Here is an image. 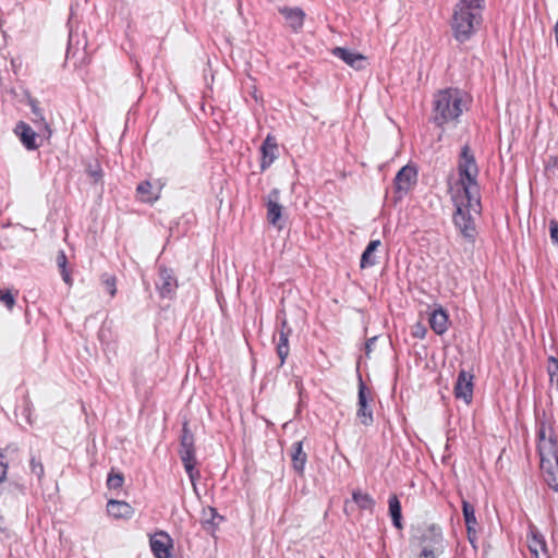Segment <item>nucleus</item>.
I'll list each match as a JSON object with an SVG mask.
<instances>
[{
  "label": "nucleus",
  "mask_w": 558,
  "mask_h": 558,
  "mask_svg": "<svg viewBox=\"0 0 558 558\" xmlns=\"http://www.w3.org/2000/svg\"><path fill=\"white\" fill-rule=\"evenodd\" d=\"M471 96L458 87L437 90L433 96L429 122L445 131L446 126L456 128L464 111L470 109Z\"/></svg>",
  "instance_id": "obj_1"
},
{
  "label": "nucleus",
  "mask_w": 558,
  "mask_h": 558,
  "mask_svg": "<svg viewBox=\"0 0 558 558\" xmlns=\"http://www.w3.org/2000/svg\"><path fill=\"white\" fill-rule=\"evenodd\" d=\"M466 3V0L458 1L450 21L452 35L460 44L469 41L475 35L482 23V10Z\"/></svg>",
  "instance_id": "obj_2"
},
{
  "label": "nucleus",
  "mask_w": 558,
  "mask_h": 558,
  "mask_svg": "<svg viewBox=\"0 0 558 558\" xmlns=\"http://www.w3.org/2000/svg\"><path fill=\"white\" fill-rule=\"evenodd\" d=\"M410 542L421 549L417 558H437L445 551L442 529L436 523L417 526Z\"/></svg>",
  "instance_id": "obj_3"
},
{
  "label": "nucleus",
  "mask_w": 558,
  "mask_h": 558,
  "mask_svg": "<svg viewBox=\"0 0 558 558\" xmlns=\"http://www.w3.org/2000/svg\"><path fill=\"white\" fill-rule=\"evenodd\" d=\"M456 210L452 215V221L454 227L459 230L460 234L465 241L471 244L475 243L477 231L471 210L481 213L482 203L481 195L477 194V199L465 198V202L459 201L457 196L452 197Z\"/></svg>",
  "instance_id": "obj_4"
},
{
  "label": "nucleus",
  "mask_w": 558,
  "mask_h": 558,
  "mask_svg": "<svg viewBox=\"0 0 558 558\" xmlns=\"http://www.w3.org/2000/svg\"><path fill=\"white\" fill-rule=\"evenodd\" d=\"M478 173L475 156L470 146L465 144L461 148L458 159L459 184L465 198L477 199V194H480Z\"/></svg>",
  "instance_id": "obj_5"
},
{
  "label": "nucleus",
  "mask_w": 558,
  "mask_h": 558,
  "mask_svg": "<svg viewBox=\"0 0 558 558\" xmlns=\"http://www.w3.org/2000/svg\"><path fill=\"white\" fill-rule=\"evenodd\" d=\"M554 417L546 411L542 413L535 412V434H536V449L544 451L546 449L558 448V437L554 429Z\"/></svg>",
  "instance_id": "obj_6"
},
{
  "label": "nucleus",
  "mask_w": 558,
  "mask_h": 558,
  "mask_svg": "<svg viewBox=\"0 0 558 558\" xmlns=\"http://www.w3.org/2000/svg\"><path fill=\"white\" fill-rule=\"evenodd\" d=\"M539 468L545 483L554 492H558V448L537 452Z\"/></svg>",
  "instance_id": "obj_7"
},
{
  "label": "nucleus",
  "mask_w": 558,
  "mask_h": 558,
  "mask_svg": "<svg viewBox=\"0 0 558 558\" xmlns=\"http://www.w3.org/2000/svg\"><path fill=\"white\" fill-rule=\"evenodd\" d=\"M417 182V170L414 166L405 165L393 179V201L400 202Z\"/></svg>",
  "instance_id": "obj_8"
},
{
  "label": "nucleus",
  "mask_w": 558,
  "mask_h": 558,
  "mask_svg": "<svg viewBox=\"0 0 558 558\" xmlns=\"http://www.w3.org/2000/svg\"><path fill=\"white\" fill-rule=\"evenodd\" d=\"M372 401V393L363 381L361 375H359L356 417L364 426H371L374 423L373 409L369 404Z\"/></svg>",
  "instance_id": "obj_9"
},
{
  "label": "nucleus",
  "mask_w": 558,
  "mask_h": 558,
  "mask_svg": "<svg viewBox=\"0 0 558 558\" xmlns=\"http://www.w3.org/2000/svg\"><path fill=\"white\" fill-rule=\"evenodd\" d=\"M155 284L160 298L172 299L178 288L174 271L165 265H160L158 268V279Z\"/></svg>",
  "instance_id": "obj_10"
},
{
  "label": "nucleus",
  "mask_w": 558,
  "mask_h": 558,
  "mask_svg": "<svg viewBox=\"0 0 558 558\" xmlns=\"http://www.w3.org/2000/svg\"><path fill=\"white\" fill-rule=\"evenodd\" d=\"M474 375L465 369H460L453 387L456 399H461L465 404H470L473 400Z\"/></svg>",
  "instance_id": "obj_11"
},
{
  "label": "nucleus",
  "mask_w": 558,
  "mask_h": 558,
  "mask_svg": "<svg viewBox=\"0 0 558 558\" xmlns=\"http://www.w3.org/2000/svg\"><path fill=\"white\" fill-rule=\"evenodd\" d=\"M15 136L27 150H36L43 145L40 135L24 121H19L13 130Z\"/></svg>",
  "instance_id": "obj_12"
},
{
  "label": "nucleus",
  "mask_w": 558,
  "mask_h": 558,
  "mask_svg": "<svg viewBox=\"0 0 558 558\" xmlns=\"http://www.w3.org/2000/svg\"><path fill=\"white\" fill-rule=\"evenodd\" d=\"M527 547L532 558H550L545 537L535 526L530 527Z\"/></svg>",
  "instance_id": "obj_13"
},
{
  "label": "nucleus",
  "mask_w": 558,
  "mask_h": 558,
  "mask_svg": "<svg viewBox=\"0 0 558 558\" xmlns=\"http://www.w3.org/2000/svg\"><path fill=\"white\" fill-rule=\"evenodd\" d=\"M150 548L156 558H172V539L167 532L160 531L154 534L150 539Z\"/></svg>",
  "instance_id": "obj_14"
},
{
  "label": "nucleus",
  "mask_w": 558,
  "mask_h": 558,
  "mask_svg": "<svg viewBox=\"0 0 558 558\" xmlns=\"http://www.w3.org/2000/svg\"><path fill=\"white\" fill-rule=\"evenodd\" d=\"M260 172L266 171L278 157L277 138L272 134H268L264 140L260 148Z\"/></svg>",
  "instance_id": "obj_15"
},
{
  "label": "nucleus",
  "mask_w": 558,
  "mask_h": 558,
  "mask_svg": "<svg viewBox=\"0 0 558 558\" xmlns=\"http://www.w3.org/2000/svg\"><path fill=\"white\" fill-rule=\"evenodd\" d=\"M279 13L284 17L289 28L293 33H300L304 26L306 14L300 7H280Z\"/></svg>",
  "instance_id": "obj_16"
},
{
  "label": "nucleus",
  "mask_w": 558,
  "mask_h": 558,
  "mask_svg": "<svg viewBox=\"0 0 558 558\" xmlns=\"http://www.w3.org/2000/svg\"><path fill=\"white\" fill-rule=\"evenodd\" d=\"M179 456L191 483L195 486V482L201 477V472L196 468L195 448H180Z\"/></svg>",
  "instance_id": "obj_17"
},
{
  "label": "nucleus",
  "mask_w": 558,
  "mask_h": 558,
  "mask_svg": "<svg viewBox=\"0 0 558 558\" xmlns=\"http://www.w3.org/2000/svg\"><path fill=\"white\" fill-rule=\"evenodd\" d=\"M279 195L280 191L278 189H272L267 197L266 207H267V220L270 225L277 226L281 228L279 223L282 216V206L279 204Z\"/></svg>",
  "instance_id": "obj_18"
},
{
  "label": "nucleus",
  "mask_w": 558,
  "mask_h": 558,
  "mask_svg": "<svg viewBox=\"0 0 558 558\" xmlns=\"http://www.w3.org/2000/svg\"><path fill=\"white\" fill-rule=\"evenodd\" d=\"M332 53L355 70H362L366 66V58L359 52L342 47H336Z\"/></svg>",
  "instance_id": "obj_19"
},
{
  "label": "nucleus",
  "mask_w": 558,
  "mask_h": 558,
  "mask_svg": "<svg viewBox=\"0 0 558 558\" xmlns=\"http://www.w3.org/2000/svg\"><path fill=\"white\" fill-rule=\"evenodd\" d=\"M21 463L22 458L16 447L10 445L2 450V484L7 482L8 470L20 466Z\"/></svg>",
  "instance_id": "obj_20"
},
{
  "label": "nucleus",
  "mask_w": 558,
  "mask_h": 558,
  "mask_svg": "<svg viewBox=\"0 0 558 558\" xmlns=\"http://www.w3.org/2000/svg\"><path fill=\"white\" fill-rule=\"evenodd\" d=\"M428 320L432 330L436 335L441 336L448 330L449 316L441 306L430 313Z\"/></svg>",
  "instance_id": "obj_21"
},
{
  "label": "nucleus",
  "mask_w": 558,
  "mask_h": 558,
  "mask_svg": "<svg viewBox=\"0 0 558 558\" xmlns=\"http://www.w3.org/2000/svg\"><path fill=\"white\" fill-rule=\"evenodd\" d=\"M225 520L222 515L217 512V509L214 507H208L203 510L202 514V526L203 529L210 534L215 535L219 524Z\"/></svg>",
  "instance_id": "obj_22"
},
{
  "label": "nucleus",
  "mask_w": 558,
  "mask_h": 558,
  "mask_svg": "<svg viewBox=\"0 0 558 558\" xmlns=\"http://www.w3.org/2000/svg\"><path fill=\"white\" fill-rule=\"evenodd\" d=\"M107 512L114 519H131L134 509L126 501L110 499L107 504Z\"/></svg>",
  "instance_id": "obj_23"
},
{
  "label": "nucleus",
  "mask_w": 558,
  "mask_h": 558,
  "mask_svg": "<svg viewBox=\"0 0 558 558\" xmlns=\"http://www.w3.org/2000/svg\"><path fill=\"white\" fill-rule=\"evenodd\" d=\"M291 461L293 470L302 475L304 473L305 464L307 461V454L303 450V441L299 440L292 444L291 446Z\"/></svg>",
  "instance_id": "obj_24"
},
{
  "label": "nucleus",
  "mask_w": 558,
  "mask_h": 558,
  "mask_svg": "<svg viewBox=\"0 0 558 558\" xmlns=\"http://www.w3.org/2000/svg\"><path fill=\"white\" fill-rule=\"evenodd\" d=\"M381 245L380 240H372L363 251L360 260V267L362 269L375 266L378 260L375 256V252Z\"/></svg>",
  "instance_id": "obj_25"
},
{
  "label": "nucleus",
  "mask_w": 558,
  "mask_h": 558,
  "mask_svg": "<svg viewBox=\"0 0 558 558\" xmlns=\"http://www.w3.org/2000/svg\"><path fill=\"white\" fill-rule=\"evenodd\" d=\"M291 335H288L287 332H276L274 335V342L276 344V352L278 357L280 359V366H282L286 363V360L290 353V347H289V338Z\"/></svg>",
  "instance_id": "obj_26"
},
{
  "label": "nucleus",
  "mask_w": 558,
  "mask_h": 558,
  "mask_svg": "<svg viewBox=\"0 0 558 558\" xmlns=\"http://www.w3.org/2000/svg\"><path fill=\"white\" fill-rule=\"evenodd\" d=\"M388 511H389V515L392 520V525L398 530H402L403 529L402 508H401V502L397 495H391L389 497Z\"/></svg>",
  "instance_id": "obj_27"
},
{
  "label": "nucleus",
  "mask_w": 558,
  "mask_h": 558,
  "mask_svg": "<svg viewBox=\"0 0 558 558\" xmlns=\"http://www.w3.org/2000/svg\"><path fill=\"white\" fill-rule=\"evenodd\" d=\"M352 499L361 510L374 511L375 499L368 494L361 490H353Z\"/></svg>",
  "instance_id": "obj_28"
},
{
  "label": "nucleus",
  "mask_w": 558,
  "mask_h": 558,
  "mask_svg": "<svg viewBox=\"0 0 558 558\" xmlns=\"http://www.w3.org/2000/svg\"><path fill=\"white\" fill-rule=\"evenodd\" d=\"M136 193L138 199L144 203H154L158 199V195L153 193V184L147 180L137 185Z\"/></svg>",
  "instance_id": "obj_29"
},
{
  "label": "nucleus",
  "mask_w": 558,
  "mask_h": 558,
  "mask_svg": "<svg viewBox=\"0 0 558 558\" xmlns=\"http://www.w3.org/2000/svg\"><path fill=\"white\" fill-rule=\"evenodd\" d=\"M462 513L464 518L466 532L471 533V531H473V525H477L478 523L475 515L474 506L464 499L462 500Z\"/></svg>",
  "instance_id": "obj_30"
},
{
  "label": "nucleus",
  "mask_w": 558,
  "mask_h": 558,
  "mask_svg": "<svg viewBox=\"0 0 558 558\" xmlns=\"http://www.w3.org/2000/svg\"><path fill=\"white\" fill-rule=\"evenodd\" d=\"M56 263H57V266L60 270V274H61V277L63 279V281L71 286L72 284V277H71V274L70 271L68 270V257H66V254L63 250H60L57 254V258H56Z\"/></svg>",
  "instance_id": "obj_31"
},
{
  "label": "nucleus",
  "mask_w": 558,
  "mask_h": 558,
  "mask_svg": "<svg viewBox=\"0 0 558 558\" xmlns=\"http://www.w3.org/2000/svg\"><path fill=\"white\" fill-rule=\"evenodd\" d=\"M180 448H195L194 435L190 429L189 423L184 422L180 437Z\"/></svg>",
  "instance_id": "obj_32"
},
{
  "label": "nucleus",
  "mask_w": 558,
  "mask_h": 558,
  "mask_svg": "<svg viewBox=\"0 0 558 558\" xmlns=\"http://www.w3.org/2000/svg\"><path fill=\"white\" fill-rule=\"evenodd\" d=\"M86 173L93 179L95 184L102 181L104 170L97 160L87 165Z\"/></svg>",
  "instance_id": "obj_33"
},
{
  "label": "nucleus",
  "mask_w": 558,
  "mask_h": 558,
  "mask_svg": "<svg viewBox=\"0 0 558 558\" xmlns=\"http://www.w3.org/2000/svg\"><path fill=\"white\" fill-rule=\"evenodd\" d=\"M276 332H287L288 335H292V327L289 325L288 319L286 317V311L281 308L277 312L276 315Z\"/></svg>",
  "instance_id": "obj_34"
},
{
  "label": "nucleus",
  "mask_w": 558,
  "mask_h": 558,
  "mask_svg": "<svg viewBox=\"0 0 558 558\" xmlns=\"http://www.w3.org/2000/svg\"><path fill=\"white\" fill-rule=\"evenodd\" d=\"M123 474L121 472H114V469H111L107 477V487L109 489H119L123 486Z\"/></svg>",
  "instance_id": "obj_35"
},
{
  "label": "nucleus",
  "mask_w": 558,
  "mask_h": 558,
  "mask_svg": "<svg viewBox=\"0 0 558 558\" xmlns=\"http://www.w3.org/2000/svg\"><path fill=\"white\" fill-rule=\"evenodd\" d=\"M17 295H19L17 290H11V289L2 290V304L9 311H13Z\"/></svg>",
  "instance_id": "obj_36"
},
{
  "label": "nucleus",
  "mask_w": 558,
  "mask_h": 558,
  "mask_svg": "<svg viewBox=\"0 0 558 558\" xmlns=\"http://www.w3.org/2000/svg\"><path fill=\"white\" fill-rule=\"evenodd\" d=\"M29 469L31 472L37 476L38 481H41V478L45 475V468L39 458H37L36 456L31 457Z\"/></svg>",
  "instance_id": "obj_37"
},
{
  "label": "nucleus",
  "mask_w": 558,
  "mask_h": 558,
  "mask_svg": "<svg viewBox=\"0 0 558 558\" xmlns=\"http://www.w3.org/2000/svg\"><path fill=\"white\" fill-rule=\"evenodd\" d=\"M427 328L422 323H416L412 328V336L417 339H424Z\"/></svg>",
  "instance_id": "obj_38"
},
{
  "label": "nucleus",
  "mask_w": 558,
  "mask_h": 558,
  "mask_svg": "<svg viewBox=\"0 0 558 558\" xmlns=\"http://www.w3.org/2000/svg\"><path fill=\"white\" fill-rule=\"evenodd\" d=\"M549 235L551 242L558 245V220L556 219L549 221Z\"/></svg>",
  "instance_id": "obj_39"
},
{
  "label": "nucleus",
  "mask_w": 558,
  "mask_h": 558,
  "mask_svg": "<svg viewBox=\"0 0 558 558\" xmlns=\"http://www.w3.org/2000/svg\"><path fill=\"white\" fill-rule=\"evenodd\" d=\"M104 284L107 289V291L109 292V294L111 296H114L116 293H117V288H116V278L114 277H108L104 280Z\"/></svg>",
  "instance_id": "obj_40"
},
{
  "label": "nucleus",
  "mask_w": 558,
  "mask_h": 558,
  "mask_svg": "<svg viewBox=\"0 0 558 558\" xmlns=\"http://www.w3.org/2000/svg\"><path fill=\"white\" fill-rule=\"evenodd\" d=\"M376 340H377L376 336L371 337L366 340V342H365V355L366 356H369L371 352L373 351V347H374Z\"/></svg>",
  "instance_id": "obj_41"
},
{
  "label": "nucleus",
  "mask_w": 558,
  "mask_h": 558,
  "mask_svg": "<svg viewBox=\"0 0 558 558\" xmlns=\"http://www.w3.org/2000/svg\"><path fill=\"white\" fill-rule=\"evenodd\" d=\"M11 66L14 72V74H17L19 70L22 66V60L20 58H12L11 59Z\"/></svg>",
  "instance_id": "obj_42"
},
{
  "label": "nucleus",
  "mask_w": 558,
  "mask_h": 558,
  "mask_svg": "<svg viewBox=\"0 0 558 558\" xmlns=\"http://www.w3.org/2000/svg\"><path fill=\"white\" fill-rule=\"evenodd\" d=\"M476 526L477 525H473V531H471V533L466 532V535H468V539L469 542L475 546V542L477 541V530H476Z\"/></svg>",
  "instance_id": "obj_43"
},
{
  "label": "nucleus",
  "mask_w": 558,
  "mask_h": 558,
  "mask_svg": "<svg viewBox=\"0 0 558 558\" xmlns=\"http://www.w3.org/2000/svg\"><path fill=\"white\" fill-rule=\"evenodd\" d=\"M466 2H468L466 4H470L473 8L482 10V8H483L482 3L484 2V0H466Z\"/></svg>",
  "instance_id": "obj_44"
},
{
  "label": "nucleus",
  "mask_w": 558,
  "mask_h": 558,
  "mask_svg": "<svg viewBox=\"0 0 558 558\" xmlns=\"http://www.w3.org/2000/svg\"><path fill=\"white\" fill-rule=\"evenodd\" d=\"M33 113L36 116V117H39L41 121L45 122V118L43 117V114L40 113L39 109L35 106H33Z\"/></svg>",
  "instance_id": "obj_45"
},
{
  "label": "nucleus",
  "mask_w": 558,
  "mask_h": 558,
  "mask_svg": "<svg viewBox=\"0 0 558 558\" xmlns=\"http://www.w3.org/2000/svg\"><path fill=\"white\" fill-rule=\"evenodd\" d=\"M45 130L47 132V136L49 137L51 135V130L49 128V125L45 122Z\"/></svg>",
  "instance_id": "obj_46"
},
{
  "label": "nucleus",
  "mask_w": 558,
  "mask_h": 558,
  "mask_svg": "<svg viewBox=\"0 0 558 558\" xmlns=\"http://www.w3.org/2000/svg\"><path fill=\"white\" fill-rule=\"evenodd\" d=\"M14 487H15L16 489H19L21 493H23V490H24V486H23V485L14 484Z\"/></svg>",
  "instance_id": "obj_47"
},
{
  "label": "nucleus",
  "mask_w": 558,
  "mask_h": 558,
  "mask_svg": "<svg viewBox=\"0 0 558 558\" xmlns=\"http://www.w3.org/2000/svg\"><path fill=\"white\" fill-rule=\"evenodd\" d=\"M71 54H72L71 50H70V49H68V50H66V59H68V60L71 58Z\"/></svg>",
  "instance_id": "obj_48"
},
{
  "label": "nucleus",
  "mask_w": 558,
  "mask_h": 558,
  "mask_svg": "<svg viewBox=\"0 0 558 558\" xmlns=\"http://www.w3.org/2000/svg\"><path fill=\"white\" fill-rule=\"evenodd\" d=\"M318 558H325V557H324L323 555H319V557H318Z\"/></svg>",
  "instance_id": "obj_49"
}]
</instances>
